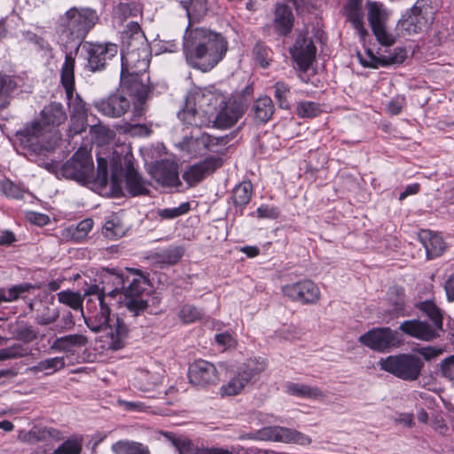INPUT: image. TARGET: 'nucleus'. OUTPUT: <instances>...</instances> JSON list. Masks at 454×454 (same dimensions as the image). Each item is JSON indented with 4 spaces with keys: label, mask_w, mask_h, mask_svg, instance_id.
<instances>
[{
    "label": "nucleus",
    "mask_w": 454,
    "mask_h": 454,
    "mask_svg": "<svg viewBox=\"0 0 454 454\" xmlns=\"http://www.w3.org/2000/svg\"><path fill=\"white\" fill-rule=\"evenodd\" d=\"M97 182L101 185L109 184L114 196L122 194V183L125 181L126 188L133 196L148 192L147 183L139 176L133 166V155L130 146L127 144L116 145L110 160L111 178L108 180V160L101 153L98 158Z\"/></svg>",
    "instance_id": "f257e3e1"
},
{
    "label": "nucleus",
    "mask_w": 454,
    "mask_h": 454,
    "mask_svg": "<svg viewBox=\"0 0 454 454\" xmlns=\"http://www.w3.org/2000/svg\"><path fill=\"white\" fill-rule=\"evenodd\" d=\"M183 46L188 65L202 72L212 70L228 51V42L221 34L204 27L187 30Z\"/></svg>",
    "instance_id": "f03ea898"
},
{
    "label": "nucleus",
    "mask_w": 454,
    "mask_h": 454,
    "mask_svg": "<svg viewBox=\"0 0 454 454\" xmlns=\"http://www.w3.org/2000/svg\"><path fill=\"white\" fill-rule=\"evenodd\" d=\"M67 120V114L60 103H51L41 112V119L33 121L19 133L24 147L36 154L55 149L60 140L57 127Z\"/></svg>",
    "instance_id": "7ed1b4c3"
},
{
    "label": "nucleus",
    "mask_w": 454,
    "mask_h": 454,
    "mask_svg": "<svg viewBox=\"0 0 454 454\" xmlns=\"http://www.w3.org/2000/svg\"><path fill=\"white\" fill-rule=\"evenodd\" d=\"M98 20V17L93 9L71 7L58 19L57 32L59 40L65 44L73 42L80 43Z\"/></svg>",
    "instance_id": "20e7f679"
},
{
    "label": "nucleus",
    "mask_w": 454,
    "mask_h": 454,
    "mask_svg": "<svg viewBox=\"0 0 454 454\" xmlns=\"http://www.w3.org/2000/svg\"><path fill=\"white\" fill-rule=\"evenodd\" d=\"M35 160L39 166L43 167L50 172L56 173L58 177L75 180L80 184H87L93 177L94 164L90 153L86 148H80L65 164L59 169L56 162L46 161L36 154Z\"/></svg>",
    "instance_id": "39448f33"
},
{
    "label": "nucleus",
    "mask_w": 454,
    "mask_h": 454,
    "mask_svg": "<svg viewBox=\"0 0 454 454\" xmlns=\"http://www.w3.org/2000/svg\"><path fill=\"white\" fill-rule=\"evenodd\" d=\"M379 366L403 380L413 381L419 377L424 362L412 354H399L380 358Z\"/></svg>",
    "instance_id": "423d86ee"
},
{
    "label": "nucleus",
    "mask_w": 454,
    "mask_h": 454,
    "mask_svg": "<svg viewBox=\"0 0 454 454\" xmlns=\"http://www.w3.org/2000/svg\"><path fill=\"white\" fill-rule=\"evenodd\" d=\"M435 9L431 0H417L400 20V26L408 34H419L434 21Z\"/></svg>",
    "instance_id": "0eeeda50"
},
{
    "label": "nucleus",
    "mask_w": 454,
    "mask_h": 454,
    "mask_svg": "<svg viewBox=\"0 0 454 454\" xmlns=\"http://www.w3.org/2000/svg\"><path fill=\"white\" fill-rule=\"evenodd\" d=\"M239 439L271 441L301 446L311 443V438L309 435L294 428L280 426L265 427L254 433L241 434Z\"/></svg>",
    "instance_id": "6e6552de"
},
{
    "label": "nucleus",
    "mask_w": 454,
    "mask_h": 454,
    "mask_svg": "<svg viewBox=\"0 0 454 454\" xmlns=\"http://www.w3.org/2000/svg\"><path fill=\"white\" fill-rule=\"evenodd\" d=\"M146 286L147 281L142 274L138 270L131 269L129 280L126 284L122 295L124 299L121 302L129 312L133 313V317L139 315L147 307V301L140 297Z\"/></svg>",
    "instance_id": "1a4fd4ad"
},
{
    "label": "nucleus",
    "mask_w": 454,
    "mask_h": 454,
    "mask_svg": "<svg viewBox=\"0 0 454 454\" xmlns=\"http://www.w3.org/2000/svg\"><path fill=\"white\" fill-rule=\"evenodd\" d=\"M148 80L149 77L145 73H121V87L129 91L137 99V103H135L134 106V115L137 117L144 114L142 105L149 98L151 93Z\"/></svg>",
    "instance_id": "9d476101"
},
{
    "label": "nucleus",
    "mask_w": 454,
    "mask_h": 454,
    "mask_svg": "<svg viewBox=\"0 0 454 454\" xmlns=\"http://www.w3.org/2000/svg\"><path fill=\"white\" fill-rule=\"evenodd\" d=\"M74 58L72 53H67L65 62L61 68V83L65 88L67 97L69 99V106L73 113L79 118H85L87 115L86 103L82 100L79 95L73 99L74 90Z\"/></svg>",
    "instance_id": "9b49d317"
},
{
    "label": "nucleus",
    "mask_w": 454,
    "mask_h": 454,
    "mask_svg": "<svg viewBox=\"0 0 454 454\" xmlns=\"http://www.w3.org/2000/svg\"><path fill=\"white\" fill-rule=\"evenodd\" d=\"M367 9L368 21L378 42L384 46L394 44V36L386 30V24L390 16L389 10L376 1L368 2Z\"/></svg>",
    "instance_id": "f8f14e48"
},
{
    "label": "nucleus",
    "mask_w": 454,
    "mask_h": 454,
    "mask_svg": "<svg viewBox=\"0 0 454 454\" xmlns=\"http://www.w3.org/2000/svg\"><path fill=\"white\" fill-rule=\"evenodd\" d=\"M358 340L363 345L378 352H387L399 344L396 333L389 327L373 328L362 334Z\"/></svg>",
    "instance_id": "ddd939ff"
},
{
    "label": "nucleus",
    "mask_w": 454,
    "mask_h": 454,
    "mask_svg": "<svg viewBox=\"0 0 454 454\" xmlns=\"http://www.w3.org/2000/svg\"><path fill=\"white\" fill-rule=\"evenodd\" d=\"M149 67L147 44L127 46L121 54V73H145Z\"/></svg>",
    "instance_id": "4468645a"
},
{
    "label": "nucleus",
    "mask_w": 454,
    "mask_h": 454,
    "mask_svg": "<svg viewBox=\"0 0 454 454\" xmlns=\"http://www.w3.org/2000/svg\"><path fill=\"white\" fill-rule=\"evenodd\" d=\"M188 98L192 100L193 105L207 116L208 122L211 121V116L226 100L225 96L222 93L206 89H195L190 91Z\"/></svg>",
    "instance_id": "2eb2a0df"
},
{
    "label": "nucleus",
    "mask_w": 454,
    "mask_h": 454,
    "mask_svg": "<svg viewBox=\"0 0 454 454\" xmlns=\"http://www.w3.org/2000/svg\"><path fill=\"white\" fill-rule=\"evenodd\" d=\"M316 52L317 49L312 39L308 36V32L300 33L294 46L290 49L293 60L302 72L309 69L316 58Z\"/></svg>",
    "instance_id": "dca6fc26"
},
{
    "label": "nucleus",
    "mask_w": 454,
    "mask_h": 454,
    "mask_svg": "<svg viewBox=\"0 0 454 454\" xmlns=\"http://www.w3.org/2000/svg\"><path fill=\"white\" fill-rule=\"evenodd\" d=\"M281 290L284 296L303 304L316 303L320 298L319 288L310 280L287 284Z\"/></svg>",
    "instance_id": "f3484780"
},
{
    "label": "nucleus",
    "mask_w": 454,
    "mask_h": 454,
    "mask_svg": "<svg viewBox=\"0 0 454 454\" xmlns=\"http://www.w3.org/2000/svg\"><path fill=\"white\" fill-rule=\"evenodd\" d=\"M86 308L89 316L82 315L86 325L93 333L105 330L109 325L110 308L106 301L98 298V303L92 298L87 300Z\"/></svg>",
    "instance_id": "a211bd4d"
},
{
    "label": "nucleus",
    "mask_w": 454,
    "mask_h": 454,
    "mask_svg": "<svg viewBox=\"0 0 454 454\" xmlns=\"http://www.w3.org/2000/svg\"><path fill=\"white\" fill-rule=\"evenodd\" d=\"M164 374L163 367L155 363L137 368L134 373V386L144 392L152 391L162 382Z\"/></svg>",
    "instance_id": "6ab92c4d"
},
{
    "label": "nucleus",
    "mask_w": 454,
    "mask_h": 454,
    "mask_svg": "<svg viewBox=\"0 0 454 454\" xmlns=\"http://www.w3.org/2000/svg\"><path fill=\"white\" fill-rule=\"evenodd\" d=\"M218 109L212 121L214 127L220 129H226L234 126L246 111V107L242 102L231 98L225 100L224 104Z\"/></svg>",
    "instance_id": "aec40b11"
},
{
    "label": "nucleus",
    "mask_w": 454,
    "mask_h": 454,
    "mask_svg": "<svg viewBox=\"0 0 454 454\" xmlns=\"http://www.w3.org/2000/svg\"><path fill=\"white\" fill-rule=\"evenodd\" d=\"M95 108L103 115L120 118L130 109L129 98L117 91L94 102Z\"/></svg>",
    "instance_id": "412c9836"
},
{
    "label": "nucleus",
    "mask_w": 454,
    "mask_h": 454,
    "mask_svg": "<svg viewBox=\"0 0 454 454\" xmlns=\"http://www.w3.org/2000/svg\"><path fill=\"white\" fill-rule=\"evenodd\" d=\"M83 47L86 48L88 54V67L93 72L103 69L106 62L118 52V47L114 43H86Z\"/></svg>",
    "instance_id": "4be33fe9"
},
{
    "label": "nucleus",
    "mask_w": 454,
    "mask_h": 454,
    "mask_svg": "<svg viewBox=\"0 0 454 454\" xmlns=\"http://www.w3.org/2000/svg\"><path fill=\"white\" fill-rule=\"evenodd\" d=\"M189 380L195 386L207 387L215 385L219 378L213 364L206 360H197L189 367Z\"/></svg>",
    "instance_id": "5701e85b"
},
{
    "label": "nucleus",
    "mask_w": 454,
    "mask_h": 454,
    "mask_svg": "<svg viewBox=\"0 0 454 454\" xmlns=\"http://www.w3.org/2000/svg\"><path fill=\"white\" fill-rule=\"evenodd\" d=\"M150 175L155 183L162 187H177L181 184L176 163L161 160L150 169Z\"/></svg>",
    "instance_id": "b1692460"
},
{
    "label": "nucleus",
    "mask_w": 454,
    "mask_h": 454,
    "mask_svg": "<svg viewBox=\"0 0 454 454\" xmlns=\"http://www.w3.org/2000/svg\"><path fill=\"white\" fill-rule=\"evenodd\" d=\"M399 329L401 332L412 338L425 341H430L439 335V330H437L435 326H433L427 321L417 319L403 322Z\"/></svg>",
    "instance_id": "393cba45"
},
{
    "label": "nucleus",
    "mask_w": 454,
    "mask_h": 454,
    "mask_svg": "<svg viewBox=\"0 0 454 454\" xmlns=\"http://www.w3.org/2000/svg\"><path fill=\"white\" fill-rule=\"evenodd\" d=\"M221 166V160L218 158H207L205 160L192 166L183 175L184 180L190 185L196 184L207 174L214 172Z\"/></svg>",
    "instance_id": "a878e982"
},
{
    "label": "nucleus",
    "mask_w": 454,
    "mask_h": 454,
    "mask_svg": "<svg viewBox=\"0 0 454 454\" xmlns=\"http://www.w3.org/2000/svg\"><path fill=\"white\" fill-rule=\"evenodd\" d=\"M130 270L127 269L126 271H116L114 270L107 271L103 284L108 296L114 298L117 295H123L126 284L129 280Z\"/></svg>",
    "instance_id": "bb28decb"
},
{
    "label": "nucleus",
    "mask_w": 454,
    "mask_h": 454,
    "mask_svg": "<svg viewBox=\"0 0 454 454\" xmlns=\"http://www.w3.org/2000/svg\"><path fill=\"white\" fill-rule=\"evenodd\" d=\"M419 239L426 249L428 259L441 256L446 250V244L442 236L429 230H423Z\"/></svg>",
    "instance_id": "cd10ccee"
},
{
    "label": "nucleus",
    "mask_w": 454,
    "mask_h": 454,
    "mask_svg": "<svg viewBox=\"0 0 454 454\" xmlns=\"http://www.w3.org/2000/svg\"><path fill=\"white\" fill-rule=\"evenodd\" d=\"M286 392L289 395L314 401H323L326 397L325 392L320 387L297 382H288Z\"/></svg>",
    "instance_id": "c85d7f7f"
},
{
    "label": "nucleus",
    "mask_w": 454,
    "mask_h": 454,
    "mask_svg": "<svg viewBox=\"0 0 454 454\" xmlns=\"http://www.w3.org/2000/svg\"><path fill=\"white\" fill-rule=\"evenodd\" d=\"M344 13L353 27L357 31L361 39H364L367 30L364 27V16L362 13L360 0H348L344 6Z\"/></svg>",
    "instance_id": "c756f323"
},
{
    "label": "nucleus",
    "mask_w": 454,
    "mask_h": 454,
    "mask_svg": "<svg viewBox=\"0 0 454 454\" xmlns=\"http://www.w3.org/2000/svg\"><path fill=\"white\" fill-rule=\"evenodd\" d=\"M88 344V338L82 333L68 334L57 338L51 348L66 353H74L77 348H83Z\"/></svg>",
    "instance_id": "7c9ffc66"
},
{
    "label": "nucleus",
    "mask_w": 454,
    "mask_h": 454,
    "mask_svg": "<svg viewBox=\"0 0 454 454\" xmlns=\"http://www.w3.org/2000/svg\"><path fill=\"white\" fill-rule=\"evenodd\" d=\"M250 382L246 375L238 369L233 376L219 388L221 396H235L242 393Z\"/></svg>",
    "instance_id": "2f4dec72"
},
{
    "label": "nucleus",
    "mask_w": 454,
    "mask_h": 454,
    "mask_svg": "<svg viewBox=\"0 0 454 454\" xmlns=\"http://www.w3.org/2000/svg\"><path fill=\"white\" fill-rule=\"evenodd\" d=\"M274 24L278 34L283 35L289 34L294 24L292 10L285 4L277 5Z\"/></svg>",
    "instance_id": "473e14b6"
},
{
    "label": "nucleus",
    "mask_w": 454,
    "mask_h": 454,
    "mask_svg": "<svg viewBox=\"0 0 454 454\" xmlns=\"http://www.w3.org/2000/svg\"><path fill=\"white\" fill-rule=\"evenodd\" d=\"M252 110L255 121L265 123L272 117L275 108L271 98L268 96H263L254 101Z\"/></svg>",
    "instance_id": "72a5a7b5"
},
{
    "label": "nucleus",
    "mask_w": 454,
    "mask_h": 454,
    "mask_svg": "<svg viewBox=\"0 0 454 454\" xmlns=\"http://www.w3.org/2000/svg\"><path fill=\"white\" fill-rule=\"evenodd\" d=\"M200 111L197 106L193 105L192 100H189L188 95L185 99L184 108L178 113V118L185 124L191 126H202L207 125L208 121L207 119H201L200 115Z\"/></svg>",
    "instance_id": "f704fd0d"
},
{
    "label": "nucleus",
    "mask_w": 454,
    "mask_h": 454,
    "mask_svg": "<svg viewBox=\"0 0 454 454\" xmlns=\"http://www.w3.org/2000/svg\"><path fill=\"white\" fill-rule=\"evenodd\" d=\"M111 328L110 347L114 350H119L125 346L128 338L129 328L125 322L117 317L114 325H108Z\"/></svg>",
    "instance_id": "c9c22d12"
},
{
    "label": "nucleus",
    "mask_w": 454,
    "mask_h": 454,
    "mask_svg": "<svg viewBox=\"0 0 454 454\" xmlns=\"http://www.w3.org/2000/svg\"><path fill=\"white\" fill-rule=\"evenodd\" d=\"M59 432L52 427H33L29 432L20 434V439L28 443H36L50 438H57Z\"/></svg>",
    "instance_id": "e433bc0d"
},
{
    "label": "nucleus",
    "mask_w": 454,
    "mask_h": 454,
    "mask_svg": "<svg viewBox=\"0 0 454 454\" xmlns=\"http://www.w3.org/2000/svg\"><path fill=\"white\" fill-rule=\"evenodd\" d=\"M122 43L127 46L146 44L145 37L137 22H129L121 35Z\"/></svg>",
    "instance_id": "4c0bfd02"
},
{
    "label": "nucleus",
    "mask_w": 454,
    "mask_h": 454,
    "mask_svg": "<svg viewBox=\"0 0 454 454\" xmlns=\"http://www.w3.org/2000/svg\"><path fill=\"white\" fill-rule=\"evenodd\" d=\"M66 366L65 358L62 356H55L40 361L37 364L28 368L33 373L45 372L46 375H51Z\"/></svg>",
    "instance_id": "58836bf2"
},
{
    "label": "nucleus",
    "mask_w": 454,
    "mask_h": 454,
    "mask_svg": "<svg viewBox=\"0 0 454 454\" xmlns=\"http://www.w3.org/2000/svg\"><path fill=\"white\" fill-rule=\"evenodd\" d=\"M184 252V250L182 247H171L156 253L153 259L156 263L161 265H174L182 258Z\"/></svg>",
    "instance_id": "ea45409f"
},
{
    "label": "nucleus",
    "mask_w": 454,
    "mask_h": 454,
    "mask_svg": "<svg viewBox=\"0 0 454 454\" xmlns=\"http://www.w3.org/2000/svg\"><path fill=\"white\" fill-rule=\"evenodd\" d=\"M93 228V220L84 219L78 223L76 226H70L65 230L67 237H69L74 242H81L86 239L89 232Z\"/></svg>",
    "instance_id": "a19ab883"
},
{
    "label": "nucleus",
    "mask_w": 454,
    "mask_h": 454,
    "mask_svg": "<svg viewBox=\"0 0 454 454\" xmlns=\"http://www.w3.org/2000/svg\"><path fill=\"white\" fill-rule=\"evenodd\" d=\"M419 309L431 319L433 326L439 331L442 330V313L434 301H423L419 305Z\"/></svg>",
    "instance_id": "79ce46f5"
},
{
    "label": "nucleus",
    "mask_w": 454,
    "mask_h": 454,
    "mask_svg": "<svg viewBox=\"0 0 454 454\" xmlns=\"http://www.w3.org/2000/svg\"><path fill=\"white\" fill-rule=\"evenodd\" d=\"M267 367V363L264 359L249 358L247 362L239 368L243 375H246L247 380H251L260 373H262Z\"/></svg>",
    "instance_id": "37998d69"
},
{
    "label": "nucleus",
    "mask_w": 454,
    "mask_h": 454,
    "mask_svg": "<svg viewBox=\"0 0 454 454\" xmlns=\"http://www.w3.org/2000/svg\"><path fill=\"white\" fill-rule=\"evenodd\" d=\"M166 435L168 437L169 441L176 448L180 454H200L202 452V448L194 445L192 441L184 435Z\"/></svg>",
    "instance_id": "c03bdc74"
},
{
    "label": "nucleus",
    "mask_w": 454,
    "mask_h": 454,
    "mask_svg": "<svg viewBox=\"0 0 454 454\" xmlns=\"http://www.w3.org/2000/svg\"><path fill=\"white\" fill-rule=\"evenodd\" d=\"M112 450L115 454H151L146 446L135 442H118Z\"/></svg>",
    "instance_id": "a18cd8bd"
},
{
    "label": "nucleus",
    "mask_w": 454,
    "mask_h": 454,
    "mask_svg": "<svg viewBox=\"0 0 454 454\" xmlns=\"http://www.w3.org/2000/svg\"><path fill=\"white\" fill-rule=\"evenodd\" d=\"M35 288V286L28 283L13 286L9 289L0 288V303L16 301L21 294L30 292Z\"/></svg>",
    "instance_id": "49530a36"
},
{
    "label": "nucleus",
    "mask_w": 454,
    "mask_h": 454,
    "mask_svg": "<svg viewBox=\"0 0 454 454\" xmlns=\"http://www.w3.org/2000/svg\"><path fill=\"white\" fill-rule=\"evenodd\" d=\"M253 185L249 181H244L238 184L232 193L234 204L239 207H245L251 200Z\"/></svg>",
    "instance_id": "de8ad7c7"
},
{
    "label": "nucleus",
    "mask_w": 454,
    "mask_h": 454,
    "mask_svg": "<svg viewBox=\"0 0 454 454\" xmlns=\"http://www.w3.org/2000/svg\"><path fill=\"white\" fill-rule=\"evenodd\" d=\"M58 301L73 309H80L83 315L82 297L80 293L70 290L61 291L58 293Z\"/></svg>",
    "instance_id": "09e8293b"
},
{
    "label": "nucleus",
    "mask_w": 454,
    "mask_h": 454,
    "mask_svg": "<svg viewBox=\"0 0 454 454\" xmlns=\"http://www.w3.org/2000/svg\"><path fill=\"white\" fill-rule=\"evenodd\" d=\"M82 448V439L81 437H71L59 445L54 454H80Z\"/></svg>",
    "instance_id": "8fccbe9b"
},
{
    "label": "nucleus",
    "mask_w": 454,
    "mask_h": 454,
    "mask_svg": "<svg viewBox=\"0 0 454 454\" xmlns=\"http://www.w3.org/2000/svg\"><path fill=\"white\" fill-rule=\"evenodd\" d=\"M16 88V83L12 78L6 74H0V108H4L8 104V95Z\"/></svg>",
    "instance_id": "3c124183"
},
{
    "label": "nucleus",
    "mask_w": 454,
    "mask_h": 454,
    "mask_svg": "<svg viewBox=\"0 0 454 454\" xmlns=\"http://www.w3.org/2000/svg\"><path fill=\"white\" fill-rule=\"evenodd\" d=\"M201 309L192 304H184L182 306L178 317L180 320L184 324H191L200 320L203 317Z\"/></svg>",
    "instance_id": "603ef678"
},
{
    "label": "nucleus",
    "mask_w": 454,
    "mask_h": 454,
    "mask_svg": "<svg viewBox=\"0 0 454 454\" xmlns=\"http://www.w3.org/2000/svg\"><path fill=\"white\" fill-rule=\"evenodd\" d=\"M28 355V350L20 343L0 349V361L18 359Z\"/></svg>",
    "instance_id": "864d4df0"
},
{
    "label": "nucleus",
    "mask_w": 454,
    "mask_h": 454,
    "mask_svg": "<svg viewBox=\"0 0 454 454\" xmlns=\"http://www.w3.org/2000/svg\"><path fill=\"white\" fill-rule=\"evenodd\" d=\"M185 8L190 19L200 20L207 13V4L206 0H190Z\"/></svg>",
    "instance_id": "5fc2aeb1"
},
{
    "label": "nucleus",
    "mask_w": 454,
    "mask_h": 454,
    "mask_svg": "<svg viewBox=\"0 0 454 454\" xmlns=\"http://www.w3.org/2000/svg\"><path fill=\"white\" fill-rule=\"evenodd\" d=\"M320 112L319 105L312 101H301L296 106V114L301 118H313Z\"/></svg>",
    "instance_id": "6e6d98bb"
},
{
    "label": "nucleus",
    "mask_w": 454,
    "mask_h": 454,
    "mask_svg": "<svg viewBox=\"0 0 454 454\" xmlns=\"http://www.w3.org/2000/svg\"><path fill=\"white\" fill-rule=\"evenodd\" d=\"M388 299L395 313L403 310L405 305L404 291L403 288L394 286L389 289Z\"/></svg>",
    "instance_id": "4d7b16f0"
},
{
    "label": "nucleus",
    "mask_w": 454,
    "mask_h": 454,
    "mask_svg": "<svg viewBox=\"0 0 454 454\" xmlns=\"http://www.w3.org/2000/svg\"><path fill=\"white\" fill-rule=\"evenodd\" d=\"M0 193L13 199L23 198V191L8 179L0 181Z\"/></svg>",
    "instance_id": "13d9d810"
},
{
    "label": "nucleus",
    "mask_w": 454,
    "mask_h": 454,
    "mask_svg": "<svg viewBox=\"0 0 454 454\" xmlns=\"http://www.w3.org/2000/svg\"><path fill=\"white\" fill-rule=\"evenodd\" d=\"M190 208V203L184 202L176 207L159 209L158 215L163 219H174L186 214Z\"/></svg>",
    "instance_id": "bf43d9fd"
},
{
    "label": "nucleus",
    "mask_w": 454,
    "mask_h": 454,
    "mask_svg": "<svg viewBox=\"0 0 454 454\" xmlns=\"http://www.w3.org/2000/svg\"><path fill=\"white\" fill-rule=\"evenodd\" d=\"M102 232L106 238L115 239L123 236L124 230L119 223L108 220L106 222Z\"/></svg>",
    "instance_id": "052dcab7"
},
{
    "label": "nucleus",
    "mask_w": 454,
    "mask_h": 454,
    "mask_svg": "<svg viewBox=\"0 0 454 454\" xmlns=\"http://www.w3.org/2000/svg\"><path fill=\"white\" fill-rule=\"evenodd\" d=\"M289 90V86L285 82H278L274 86V95L281 108H289V102L287 100Z\"/></svg>",
    "instance_id": "680f3d73"
},
{
    "label": "nucleus",
    "mask_w": 454,
    "mask_h": 454,
    "mask_svg": "<svg viewBox=\"0 0 454 454\" xmlns=\"http://www.w3.org/2000/svg\"><path fill=\"white\" fill-rule=\"evenodd\" d=\"M59 312L57 309L46 307L42 314H38L35 322L40 325H48L57 321Z\"/></svg>",
    "instance_id": "e2e57ef3"
},
{
    "label": "nucleus",
    "mask_w": 454,
    "mask_h": 454,
    "mask_svg": "<svg viewBox=\"0 0 454 454\" xmlns=\"http://www.w3.org/2000/svg\"><path fill=\"white\" fill-rule=\"evenodd\" d=\"M253 53L256 61L263 68L269 66L270 51L262 43H256L254 47Z\"/></svg>",
    "instance_id": "0e129e2a"
},
{
    "label": "nucleus",
    "mask_w": 454,
    "mask_h": 454,
    "mask_svg": "<svg viewBox=\"0 0 454 454\" xmlns=\"http://www.w3.org/2000/svg\"><path fill=\"white\" fill-rule=\"evenodd\" d=\"M37 331L31 325H22L16 330V338L24 342H31L37 338Z\"/></svg>",
    "instance_id": "69168bd1"
},
{
    "label": "nucleus",
    "mask_w": 454,
    "mask_h": 454,
    "mask_svg": "<svg viewBox=\"0 0 454 454\" xmlns=\"http://www.w3.org/2000/svg\"><path fill=\"white\" fill-rule=\"evenodd\" d=\"M405 104V98L403 96H397L388 102L387 111L391 115H397L402 112Z\"/></svg>",
    "instance_id": "338daca9"
},
{
    "label": "nucleus",
    "mask_w": 454,
    "mask_h": 454,
    "mask_svg": "<svg viewBox=\"0 0 454 454\" xmlns=\"http://www.w3.org/2000/svg\"><path fill=\"white\" fill-rule=\"evenodd\" d=\"M216 343L224 349L231 348L236 346V340L229 333H218L215 335Z\"/></svg>",
    "instance_id": "774afa93"
}]
</instances>
